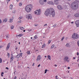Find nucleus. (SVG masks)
<instances>
[{
  "label": "nucleus",
  "mask_w": 79,
  "mask_h": 79,
  "mask_svg": "<svg viewBox=\"0 0 79 79\" xmlns=\"http://www.w3.org/2000/svg\"><path fill=\"white\" fill-rule=\"evenodd\" d=\"M46 16H48L49 15H52V17H54L55 15V10L52 8H50L49 9H47L44 13Z\"/></svg>",
  "instance_id": "f257e3e1"
},
{
  "label": "nucleus",
  "mask_w": 79,
  "mask_h": 79,
  "mask_svg": "<svg viewBox=\"0 0 79 79\" xmlns=\"http://www.w3.org/2000/svg\"><path fill=\"white\" fill-rule=\"evenodd\" d=\"M79 3V2L78 1L73 2L71 5V7L72 9L75 10L78 8Z\"/></svg>",
  "instance_id": "f03ea898"
},
{
  "label": "nucleus",
  "mask_w": 79,
  "mask_h": 79,
  "mask_svg": "<svg viewBox=\"0 0 79 79\" xmlns=\"http://www.w3.org/2000/svg\"><path fill=\"white\" fill-rule=\"evenodd\" d=\"M32 8V5L31 4H29L27 5L25 8V10L27 12H30L31 11V9Z\"/></svg>",
  "instance_id": "7ed1b4c3"
},
{
  "label": "nucleus",
  "mask_w": 79,
  "mask_h": 79,
  "mask_svg": "<svg viewBox=\"0 0 79 79\" xmlns=\"http://www.w3.org/2000/svg\"><path fill=\"white\" fill-rule=\"evenodd\" d=\"M34 13L36 15L39 16L41 13V11H40V10H38L35 11Z\"/></svg>",
  "instance_id": "20e7f679"
},
{
  "label": "nucleus",
  "mask_w": 79,
  "mask_h": 79,
  "mask_svg": "<svg viewBox=\"0 0 79 79\" xmlns=\"http://www.w3.org/2000/svg\"><path fill=\"white\" fill-rule=\"evenodd\" d=\"M79 37V35L77 34L74 33L73 35H72V38L73 39H77Z\"/></svg>",
  "instance_id": "39448f33"
},
{
  "label": "nucleus",
  "mask_w": 79,
  "mask_h": 79,
  "mask_svg": "<svg viewBox=\"0 0 79 79\" xmlns=\"http://www.w3.org/2000/svg\"><path fill=\"white\" fill-rule=\"evenodd\" d=\"M26 18L27 19H32V15L31 14L27 15L26 16Z\"/></svg>",
  "instance_id": "423d86ee"
},
{
  "label": "nucleus",
  "mask_w": 79,
  "mask_h": 79,
  "mask_svg": "<svg viewBox=\"0 0 79 79\" xmlns=\"http://www.w3.org/2000/svg\"><path fill=\"white\" fill-rule=\"evenodd\" d=\"M69 60V57L67 56H65L64 59V61H67V62H69V60Z\"/></svg>",
  "instance_id": "0eeeda50"
},
{
  "label": "nucleus",
  "mask_w": 79,
  "mask_h": 79,
  "mask_svg": "<svg viewBox=\"0 0 79 79\" xmlns=\"http://www.w3.org/2000/svg\"><path fill=\"white\" fill-rule=\"evenodd\" d=\"M75 23L76 24V26H77V27H78V26L79 25V20H77L76 21H75Z\"/></svg>",
  "instance_id": "6e6552de"
},
{
  "label": "nucleus",
  "mask_w": 79,
  "mask_h": 79,
  "mask_svg": "<svg viewBox=\"0 0 79 79\" xmlns=\"http://www.w3.org/2000/svg\"><path fill=\"white\" fill-rule=\"evenodd\" d=\"M39 2L41 5H44V0H39Z\"/></svg>",
  "instance_id": "1a4fd4ad"
},
{
  "label": "nucleus",
  "mask_w": 79,
  "mask_h": 79,
  "mask_svg": "<svg viewBox=\"0 0 79 79\" xmlns=\"http://www.w3.org/2000/svg\"><path fill=\"white\" fill-rule=\"evenodd\" d=\"M48 4H49V5H54V3L52 1H48Z\"/></svg>",
  "instance_id": "9d476101"
},
{
  "label": "nucleus",
  "mask_w": 79,
  "mask_h": 79,
  "mask_svg": "<svg viewBox=\"0 0 79 79\" xmlns=\"http://www.w3.org/2000/svg\"><path fill=\"white\" fill-rule=\"evenodd\" d=\"M10 43H9L7 46V47L6 48V50H8L9 49V48H10Z\"/></svg>",
  "instance_id": "9b49d317"
},
{
  "label": "nucleus",
  "mask_w": 79,
  "mask_h": 79,
  "mask_svg": "<svg viewBox=\"0 0 79 79\" xmlns=\"http://www.w3.org/2000/svg\"><path fill=\"white\" fill-rule=\"evenodd\" d=\"M57 8L59 10H62L63 7L60 5H58L57 6Z\"/></svg>",
  "instance_id": "f8f14e48"
},
{
  "label": "nucleus",
  "mask_w": 79,
  "mask_h": 79,
  "mask_svg": "<svg viewBox=\"0 0 79 79\" xmlns=\"http://www.w3.org/2000/svg\"><path fill=\"white\" fill-rule=\"evenodd\" d=\"M65 46L66 47H69V48L71 47V45H70L69 43L66 44Z\"/></svg>",
  "instance_id": "ddd939ff"
},
{
  "label": "nucleus",
  "mask_w": 79,
  "mask_h": 79,
  "mask_svg": "<svg viewBox=\"0 0 79 79\" xmlns=\"http://www.w3.org/2000/svg\"><path fill=\"white\" fill-rule=\"evenodd\" d=\"M40 60V55H39L37 57V61H39Z\"/></svg>",
  "instance_id": "4468645a"
},
{
  "label": "nucleus",
  "mask_w": 79,
  "mask_h": 79,
  "mask_svg": "<svg viewBox=\"0 0 79 79\" xmlns=\"http://www.w3.org/2000/svg\"><path fill=\"white\" fill-rule=\"evenodd\" d=\"M75 17H77V18L79 17V14L78 13H77L75 15Z\"/></svg>",
  "instance_id": "2eb2a0df"
},
{
  "label": "nucleus",
  "mask_w": 79,
  "mask_h": 79,
  "mask_svg": "<svg viewBox=\"0 0 79 79\" xmlns=\"http://www.w3.org/2000/svg\"><path fill=\"white\" fill-rule=\"evenodd\" d=\"M19 28L20 29L22 30V31H23V30H24L25 29L23 27H19Z\"/></svg>",
  "instance_id": "dca6fc26"
},
{
  "label": "nucleus",
  "mask_w": 79,
  "mask_h": 79,
  "mask_svg": "<svg viewBox=\"0 0 79 79\" xmlns=\"http://www.w3.org/2000/svg\"><path fill=\"white\" fill-rule=\"evenodd\" d=\"M54 3L56 5H58V4H59V2L58 1L56 2L55 1Z\"/></svg>",
  "instance_id": "f3484780"
},
{
  "label": "nucleus",
  "mask_w": 79,
  "mask_h": 79,
  "mask_svg": "<svg viewBox=\"0 0 79 79\" xmlns=\"http://www.w3.org/2000/svg\"><path fill=\"white\" fill-rule=\"evenodd\" d=\"M7 20L6 19H3V22L4 23H6V22H7Z\"/></svg>",
  "instance_id": "a211bd4d"
},
{
  "label": "nucleus",
  "mask_w": 79,
  "mask_h": 79,
  "mask_svg": "<svg viewBox=\"0 0 79 79\" xmlns=\"http://www.w3.org/2000/svg\"><path fill=\"white\" fill-rule=\"evenodd\" d=\"M11 19H10V23H12V22H13V20H12V19H13V18H12Z\"/></svg>",
  "instance_id": "6ab92c4d"
},
{
  "label": "nucleus",
  "mask_w": 79,
  "mask_h": 79,
  "mask_svg": "<svg viewBox=\"0 0 79 79\" xmlns=\"http://www.w3.org/2000/svg\"><path fill=\"white\" fill-rule=\"evenodd\" d=\"M19 54H18L17 56H16V58H19L20 56H19Z\"/></svg>",
  "instance_id": "aec40b11"
},
{
  "label": "nucleus",
  "mask_w": 79,
  "mask_h": 79,
  "mask_svg": "<svg viewBox=\"0 0 79 79\" xmlns=\"http://www.w3.org/2000/svg\"><path fill=\"white\" fill-rule=\"evenodd\" d=\"M54 47H55V45L53 44L52 45V46L51 47V49H52V48H54Z\"/></svg>",
  "instance_id": "412c9836"
},
{
  "label": "nucleus",
  "mask_w": 79,
  "mask_h": 79,
  "mask_svg": "<svg viewBox=\"0 0 79 79\" xmlns=\"http://www.w3.org/2000/svg\"><path fill=\"white\" fill-rule=\"evenodd\" d=\"M51 41H52V40H49L48 41V45L49 44H50L51 42Z\"/></svg>",
  "instance_id": "4be33fe9"
},
{
  "label": "nucleus",
  "mask_w": 79,
  "mask_h": 79,
  "mask_svg": "<svg viewBox=\"0 0 79 79\" xmlns=\"http://www.w3.org/2000/svg\"><path fill=\"white\" fill-rule=\"evenodd\" d=\"M23 16H20L19 18V20L23 18Z\"/></svg>",
  "instance_id": "5701e85b"
},
{
  "label": "nucleus",
  "mask_w": 79,
  "mask_h": 79,
  "mask_svg": "<svg viewBox=\"0 0 79 79\" xmlns=\"http://www.w3.org/2000/svg\"><path fill=\"white\" fill-rule=\"evenodd\" d=\"M12 8H13V5H10V8L11 9H12Z\"/></svg>",
  "instance_id": "b1692460"
},
{
  "label": "nucleus",
  "mask_w": 79,
  "mask_h": 79,
  "mask_svg": "<svg viewBox=\"0 0 79 79\" xmlns=\"http://www.w3.org/2000/svg\"><path fill=\"white\" fill-rule=\"evenodd\" d=\"M48 59L49 60H51V59H50V56H48Z\"/></svg>",
  "instance_id": "393cba45"
},
{
  "label": "nucleus",
  "mask_w": 79,
  "mask_h": 79,
  "mask_svg": "<svg viewBox=\"0 0 79 79\" xmlns=\"http://www.w3.org/2000/svg\"><path fill=\"white\" fill-rule=\"evenodd\" d=\"M10 28H11V29H13V28H14V26H11L10 27Z\"/></svg>",
  "instance_id": "a878e982"
},
{
  "label": "nucleus",
  "mask_w": 79,
  "mask_h": 79,
  "mask_svg": "<svg viewBox=\"0 0 79 79\" xmlns=\"http://www.w3.org/2000/svg\"><path fill=\"white\" fill-rule=\"evenodd\" d=\"M27 54H29V55H30V54H31V53H30V51H28L27 52Z\"/></svg>",
  "instance_id": "bb28decb"
},
{
  "label": "nucleus",
  "mask_w": 79,
  "mask_h": 79,
  "mask_svg": "<svg viewBox=\"0 0 79 79\" xmlns=\"http://www.w3.org/2000/svg\"><path fill=\"white\" fill-rule=\"evenodd\" d=\"M10 60H13V56H11Z\"/></svg>",
  "instance_id": "cd10ccee"
},
{
  "label": "nucleus",
  "mask_w": 79,
  "mask_h": 79,
  "mask_svg": "<svg viewBox=\"0 0 79 79\" xmlns=\"http://www.w3.org/2000/svg\"><path fill=\"white\" fill-rule=\"evenodd\" d=\"M23 54V53H20V54H19V56L20 57H21V56H22V54Z\"/></svg>",
  "instance_id": "c85d7f7f"
},
{
  "label": "nucleus",
  "mask_w": 79,
  "mask_h": 79,
  "mask_svg": "<svg viewBox=\"0 0 79 79\" xmlns=\"http://www.w3.org/2000/svg\"><path fill=\"white\" fill-rule=\"evenodd\" d=\"M64 39V37H62V38L61 40V41H63V39Z\"/></svg>",
  "instance_id": "c756f323"
},
{
  "label": "nucleus",
  "mask_w": 79,
  "mask_h": 79,
  "mask_svg": "<svg viewBox=\"0 0 79 79\" xmlns=\"http://www.w3.org/2000/svg\"><path fill=\"white\" fill-rule=\"evenodd\" d=\"M47 69H45V72L44 73L45 74H46V73H47Z\"/></svg>",
  "instance_id": "7c9ffc66"
},
{
  "label": "nucleus",
  "mask_w": 79,
  "mask_h": 79,
  "mask_svg": "<svg viewBox=\"0 0 79 79\" xmlns=\"http://www.w3.org/2000/svg\"><path fill=\"white\" fill-rule=\"evenodd\" d=\"M22 35H22L20 34L18 36H19V37H21V36H22Z\"/></svg>",
  "instance_id": "2f4dec72"
},
{
  "label": "nucleus",
  "mask_w": 79,
  "mask_h": 79,
  "mask_svg": "<svg viewBox=\"0 0 79 79\" xmlns=\"http://www.w3.org/2000/svg\"><path fill=\"white\" fill-rule=\"evenodd\" d=\"M22 3H21V2H20L19 3V6H22Z\"/></svg>",
  "instance_id": "473e14b6"
},
{
  "label": "nucleus",
  "mask_w": 79,
  "mask_h": 79,
  "mask_svg": "<svg viewBox=\"0 0 79 79\" xmlns=\"http://www.w3.org/2000/svg\"><path fill=\"white\" fill-rule=\"evenodd\" d=\"M2 62V59L0 58V63H1Z\"/></svg>",
  "instance_id": "72a5a7b5"
},
{
  "label": "nucleus",
  "mask_w": 79,
  "mask_h": 79,
  "mask_svg": "<svg viewBox=\"0 0 79 79\" xmlns=\"http://www.w3.org/2000/svg\"><path fill=\"white\" fill-rule=\"evenodd\" d=\"M45 44H44V45H42V48H44V47H45Z\"/></svg>",
  "instance_id": "f704fd0d"
},
{
  "label": "nucleus",
  "mask_w": 79,
  "mask_h": 79,
  "mask_svg": "<svg viewBox=\"0 0 79 79\" xmlns=\"http://www.w3.org/2000/svg\"><path fill=\"white\" fill-rule=\"evenodd\" d=\"M56 26V24H55L54 25H53L52 26V27H55Z\"/></svg>",
  "instance_id": "c9c22d12"
},
{
  "label": "nucleus",
  "mask_w": 79,
  "mask_h": 79,
  "mask_svg": "<svg viewBox=\"0 0 79 79\" xmlns=\"http://www.w3.org/2000/svg\"><path fill=\"white\" fill-rule=\"evenodd\" d=\"M34 38H35V39H37V35H35L34 36Z\"/></svg>",
  "instance_id": "e433bc0d"
},
{
  "label": "nucleus",
  "mask_w": 79,
  "mask_h": 79,
  "mask_svg": "<svg viewBox=\"0 0 79 79\" xmlns=\"http://www.w3.org/2000/svg\"><path fill=\"white\" fill-rule=\"evenodd\" d=\"M15 12H16V11L15 10H14V11H12L13 13H15Z\"/></svg>",
  "instance_id": "4c0bfd02"
},
{
  "label": "nucleus",
  "mask_w": 79,
  "mask_h": 79,
  "mask_svg": "<svg viewBox=\"0 0 79 79\" xmlns=\"http://www.w3.org/2000/svg\"><path fill=\"white\" fill-rule=\"evenodd\" d=\"M7 55H8V56H10V53H7Z\"/></svg>",
  "instance_id": "58836bf2"
},
{
  "label": "nucleus",
  "mask_w": 79,
  "mask_h": 79,
  "mask_svg": "<svg viewBox=\"0 0 79 79\" xmlns=\"http://www.w3.org/2000/svg\"><path fill=\"white\" fill-rule=\"evenodd\" d=\"M77 44H78V46L79 47V41H78V42H77Z\"/></svg>",
  "instance_id": "ea45409f"
},
{
  "label": "nucleus",
  "mask_w": 79,
  "mask_h": 79,
  "mask_svg": "<svg viewBox=\"0 0 79 79\" xmlns=\"http://www.w3.org/2000/svg\"><path fill=\"white\" fill-rule=\"evenodd\" d=\"M18 23H21V20H20V21L18 22Z\"/></svg>",
  "instance_id": "a19ab883"
},
{
  "label": "nucleus",
  "mask_w": 79,
  "mask_h": 79,
  "mask_svg": "<svg viewBox=\"0 0 79 79\" xmlns=\"http://www.w3.org/2000/svg\"><path fill=\"white\" fill-rule=\"evenodd\" d=\"M47 25V24H45L44 25V27H45V26H46Z\"/></svg>",
  "instance_id": "79ce46f5"
},
{
  "label": "nucleus",
  "mask_w": 79,
  "mask_h": 79,
  "mask_svg": "<svg viewBox=\"0 0 79 79\" xmlns=\"http://www.w3.org/2000/svg\"><path fill=\"white\" fill-rule=\"evenodd\" d=\"M35 26H37L38 25L37 24H35Z\"/></svg>",
  "instance_id": "37998d69"
},
{
  "label": "nucleus",
  "mask_w": 79,
  "mask_h": 79,
  "mask_svg": "<svg viewBox=\"0 0 79 79\" xmlns=\"http://www.w3.org/2000/svg\"><path fill=\"white\" fill-rule=\"evenodd\" d=\"M3 47V46H0V48H2Z\"/></svg>",
  "instance_id": "c03bdc74"
},
{
  "label": "nucleus",
  "mask_w": 79,
  "mask_h": 79,
  "mask_svg": "<svg viewBox=\"0 0 79 79\" xmlns=\"http://www.w3.org/2000/svg\"><path fill=\"white\" fill-rule=\"evenodd\" d=\"M16 78H17V77H16V76H15L14 79H16Z\"/></svg>",
  "instance_id": "a18cd8bd"
},
{
  "label": "nucleus",
  "mask_w": 79,
  "mask_h": 79,
  "mask_svg": "<svg viewBox=\"0 0 79 79\" xmlns=\"http://www.w3.org/2000/svg\"><path fill=\"white\" fill-rule=\"evenodd\" d=\"M54 66H55V67H56V66H57V65L56 64H55L54 65Z\"/></svg>",
  "instance_id": "49530a36"
},
{
  "label": "nucleus",
  "mask_w": 79,
  "mask_h": 79,
  "mask_svg": "<svg viewBox=\"0 0 79 79\" xmlns=\"http://www.w3.org/2000/svg\"><path fill=\"white\" fill-rule=\"evenodd\" d=\"M2 23V20L0 19V23Z\"/></svg>",
  "instance_id": "de8ad7c7"
},
{
  "label": "nucleus",
  "mask_w": 79,
  "mask_h": 79,
  "mask_svg": "<svg viewBox=\"0 0 79 79\" xmlns=\"http://www.w3.org/2000/svg\"><path fill=\"white\" fill-rule=\"evenodd\" d=\"M44 2H47V0H44Z\"/></svg>",
  "instance_id": "09e8293b"
},
{
  "label": "nucleus",
  "mask_w": 79,
  "mask_h": 79,
  "mask_svg": "<svg viewBox=\"0 0 79 79\" xmlns=\"http://www.w3.org/2000/svg\"><path fill=\"white\" fill-rule=\"evenodd\" d=\"M6 68L7 69H8V67H6Z\"/></svg>",
  "instance_id": "8fccbe9b"
},
{
  "label": "nucleus",
  "mask_w": 79,
  "mask_h": 79,
  "mask_svg": "<svg viewBox=\"0 0 79 79\" xmlns=\"http://www.w3.org/2000/svg\"><path fill=\"white\" fill-rule=\"evenodd\" d=\"M4 74V73L3 72H2L1 73V74Z\"/></svg>",
  "instance_id": "3c124183"
},
{
  "label": "nucleus",
  "mask_w": 79,
  "mask_h": 79,
  "mask_svg": "<svg viewBox=\"0 0 79 79\" xmlns=\"http://www.w3.org/2000/svg\"><path fill=\"white\" fill-rule=\"evenodd\" d=\"M75 59H76V58H75V57H73V60H75Z\"/></svg>",
  "instance_id": "603ef678"
},
{
  "label": "nucleus",
  "mask_w": 79,
  "mask_h": 79,
  "mask_svg": "<svg viewBox=\"0 0 79 79\" xmlns=\"http://www.w3.org/2000/svg\"><path fill=\"white\" fill-rule=\"evenodd\" d=\"M40 66V64H39L38 66V67H39V66Z\"/></svg>",
  "instance_id": "864d4df0"
},
{
  "label": "nucleus",
  "mask_w": 79,
  "mask_h": 79,
  "mask_svg": "<svg viewBox=\"0 0 79 79\" xmlns=\"http://www.w3.org/2000/svg\"><path fill=\"white\" fill-rule=\"evenodd\" d=\"M77 55H79V53L78 52H77Z\"/></svg>",
  "instance_id": "5fc2aeb1"
},
{
  "label": "nucleus",
  "mask_w": 79,
  "mask_h": 79,
  "mask_svg": "<svg viewBox=\"0 0 79 79\" xmlns=\"http://www.w3.org/2000/svg\"><path fill=\"white\" fill-rule=\"evenodd\" d=\"M68 69H70V67H68Z\"/></svg>",
  "instance_id": "6e6d98bb"
},
{
  "label": "nucleus",
  "mask_w": 79,
  "mask_h": 79,
  "mask_svg": "<svg viewBox=\"0 0 79 79\" xmlns=\"http://www.w3.org/2000/svg\"><path fill=\"white\" fill-rule=\"evenodd\" d=\"M22 79H26V78H22Z\"/></svg>",
  "instance_id": "4d7b16f0"
},
{
  "label": "nucleus",
  "mask_w": 79,
  "mask_h": 79,
  "mask_svg": "<svg viewBox=\"0 0 79 79\" xmlns=\"http://www.w3.org/2000/svg\"><path fill=\"white\" fill-rule=\"evenodd\" d=\"M71 24H73L74 23V22H72L71 23Z\"/></svg>",
  "instance_id": "13d9d810"
},
{
  "label": "nucleus",
  "mask_w": 79,
  "mask_h": 79,
  "mask_svg": "<svg viewBox=\"0 0 79 79\" xmlns=\"http://www.w3.org/2000/svg\"><path fill=\"white\" fill-rule=\"evenodd\" d=\"M34 63H33V64H32V66H34Z\"/></svg>",
  "instance_id": "bf43d9fd"
},
{
  "label": "nucleus",
  "mask_w": 79,
  "mask_h": 79,
  "mask_svg": "<svg viewBox=\"0 0 79 79\" xmlns=\"http://www.w3.org/2000/svg\"><path fill=\"white\" fill-rule=\"evenodd\" d=\"M29 31H32V29H30V30H29Z\"/></svg>",
  "instance_id": "052dcab7"
},
{
  "label": "nucleus",
  "mask_w": 79,
  "mask_h": 79,
  "mask_svg": "<svg viewBox=\"0 0 79 79\" xmlns=\"http://www.w3.org/2000/svg\"><path fill=\"white\" fill-rule=\"evenodd\" d=\"M1 76L3 77V75L2 74H1Z\"/></svg>",
  "instance_id": "680f3d73"
},
{
  "label": "nucleus",
  "mask_w": 79,
  "mask_h": 79,
  "mask_svg": "<svg viewBox=\"0 0 79 79\" xmlns=\"http://www.w3.org/2000/svg\"><path fill=\"white\" fill-rule=\"evenodd\" d=\"M16 1L17 2H19V0H16Z\"/></svg>",
  "instance_id": "e2e57ef3"
},
{
  "label": "nucleus",
  "mask_w": 79,
  "mask_h": 79,
  "mask_svg": "<svg viewBox=\"0 0 79 79\" xmlns=\"http://www.w3.org/2000/svg\"><path fill=\"white\" fill-rule=\"evenodd\" d=\"M19 45H20V42H19Z\"/></svg>",
  "instance_id": "0e129e2a"
},
{
  "label": "nucleus",
  "mask_w": 79,
  "mask_h": 79,
  "mask_svg": "<svg viewBox=\"0 0 79 79\" xmlns=\"http://www.w3.org/2000/svg\"><path fill=\"white\" fill-rule=\"evenodd\" d=\"M17 49H18V48H15V49H16V50H17Z\"/></svg>",
  "instance_id": "69168bd1"
},
{
  "label": "nucleus",
  "mask_w": 79,
  "mask_h": 79,
  "mask_svg": "<svg viewBox=\"0 0 79 79\" xmlns=\"http://www.w3.org/2000/svg\"><path fill=\"white\" fill-rule=\"evenodd\" d=\"M6 37H7V38L8 37V35H6Z\"/></svg>",
  "instance_id": "338daca9"
},
{
  "label": "nucleus",
  "mask_w": 79,
  "mask_h": 79,
  "mask_svg": "<svg viewBox=\"0 0 79 79\" xmlns=\"http://www.w3.org/2000/svg\"><path fill=\"white\" fill-rule=\"evenodd\" d=\"M25 31H26L25 30H23V32H25Z\"/></svg>",
  "instance_id": "774afa93"
}]
</instances>
